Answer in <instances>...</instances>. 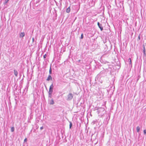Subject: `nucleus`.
Returning <instances> with one entry per match:
<instances>
[{
  "mask_svg": "<svg viewBox=\"0 0 146 146\" xmlns=\"http://www.w3.org/2000/svg\"><path fill=\"white\" fill-rule=\"evenodd\" d=\"M52 80V77L51 76V75H49L47 79V81H49L50 80Z\"/></svg>",
  "mask_w": 146,
  "mask_h": 146,
  "instance_id": "6e6552de",
  "label": "nucleus"
},
{
  "mask_svg": "<svg viewBox=\"0 0 146 146\" xmlns=\"http://www.w3.org/2000/svg\"><path fill=\"white\" fill-rule=\"evenodd\" d=\"M97 24L98 26V27L101 30V31H102L103 30V28L102 27V24H100L99 22H98Z\"/></svg>",
  "mask_w": 146,
  "mask_h": 146,
  "instance_id": "7ed1b4c3",
  "label": "nucleus"
},
{
  "mask_svg": "<svg viewBox=\"0 0 146 146\" xmlns=\"http://www.w3.org/2000/svg\"><path fill=\"white\" fill-rule=\"evenodd\" d=\"M73 94L72 93H69L67 96L66 100L69 101L71 100L73 97Z\"/></svg>",
  "mask_w": 146,
  "mask_h": 146,
  "instance_id": "f257e3e1",
  "label": "nucleus"
},
{
  "mask_svg": "<svg viewBox=\"0 0 146 146\" xmlns=\"http://www.w3.org/2000/svg\"><path fill=\"white\" fill-rule=\"evenodd\" d=\"M49 74H51V73H52V69H51V66H50V68L49 71Z\"/></svg>",
  "mask_w": 146,
  "mask_h": 146,
  "instance_id": "ddd939ff",
  "label": "nucleus"
},
{
  "mask_svg": "<svg viewBox=\"0 0 146 146\" xmlns=\"http://www.w3.org/2000/svg\"><path fill=\"white\" fill-rule=\"evenodd\" d=\"M53 86L52 84H51V85L50 86L49 88V91L48 92L52 93L53 92Z\"/></svg>",
  "mask_w": 146,
  "mask_h": 146,
  "instance_id": "f03ea898",
  "label": "nucleus"
},
{
  "mask_svg": "<svg viewBox=\"0 0 146 146\" xmlns=\"http://www.w3.org/2000/svg\"><path fill=\"white\" fill-rule=\"evenodd\" d=\"M14 130H15L14 127H11V131L12 132H13L14 131Z\"/></svg>",
  "mask_w": 146,
  "mask_h": 146,
  "instance_id": "f8f14e48",
  "label": "nucleus"
},
{
  "mask_svg": "<svg viewBox=\"0 0 146 146\" xmlns=\"http://www.w3.org/2000/svg\"><path fill=\"white\" fill-rule=\"evenodd\" d=\"M143 133L144 135L146 134V130L145 129L143 130Z\"/></svg>",
  "mask_w": 146,
  "mask_h": 146,
  "instance_id": "dca6fc26",
  "label": "nucleus"
},
{
  "mask_svg": "<svg viewBox=\"0 0 146 146\" xmlns=\"http://www.w3.org/2000/svg\"><path fill=\"white\" fill-rule=\"evenodd\" d=\"M34 38H32L33 42L34 41Z\"/></svg>",
  "mask_w": 146,
  "mask_h": 146,
  "instance_id": "4be33fe9",
  "label": "nucleus"
},
{
  "mask_svg": "<svg viewBox=\"0 0 146 146\" xmlns=\"http://www.w3.org/2000/svg\"><path fill=\"white\" fill-rule=\"evenodd\" d=\"M83 34H82L80 38L82 39L83 38Z\"/></svg>",
  "mask_w": 146,
  "mask_h": 146,
  "instance_id": "f3484780",
  "label": "nucleus"
},
{
  "mask_svg": "<svg viewBox=\"0 0 146 146\" xmlns=\"http://www.w3.org/2000/svg\"><path fill=\"white\" fill-rule=\"evenodd\" d=\"M49 104L50 105H53L54 104V100L53 99H51L49 101Z\"/></svg>",
  "mask_w": 146,
  "mask_h": 146,
  "instance_id": "423d86ee",
  "label": "nucleus"
},
{
  "mask_svg": "<svg viewBox=\"0 0 146 146\" xmlns=\"http://www.w3.org/2000/svg\"><path fill=\"white\" fill-rule=\"evenodd\" d=\"M136 130H137V132L138 133H139V131L140 130V127L139 126H137V127H136Z\"/></svg>",
  "mask_w": 146,
  "mask_h": 146,
  "instance_id": "9d476101",
  "label": "nucleus"
},
{
  "mask_svg": "<svg viewBox=\"0 0 146 146\" xmlns=\"http://www.w3.org/2000/svg\"><path fill=\"white\" fill-rule=\"evenodd\" d=\"M25 36V33L24 32L21 33L19 35L20 38H22Z\"/></svg>",
  "mask_w": 146,
  "mask_h": 146,
  "instance_id": "20e7f679",
  "label": "nucleus"
},
{
  "mask_svg": "<svg viewBox=\"0 0 146 146\" xmlns=\"http://www.w3.org/2000/svg\"><path fill=\"white\" fill-rule=\"evenodd\" d=\"M143 55L144 56H146V53H145V48L144 46H143Z\"/></svg>",
  "mask_w": 146,
  "mask_h": 146,
  "instance_id": "0eeeda50",
  "label": "nucleus"
},
{
  "mask_svg": "<svg viewBox=\"0 0 146 146\" xmlns=\"http://www.w3.org/2000/svg\"><path fill=\"white\" fill-rule=\"evenodd\" d=\"M14 74L16 77L18 76V72L16 70H14Z\"/></svg>",
  "mask_w": 146,
  "mask_h": 146,
  "instance_id": "39448f33",
  "label": "nucleus"
},
{
  "mask_svg": "<svg viewBox=\"0 0 146 146\" xmlns=\"http://www.w3.org/2000/svg\"><path fill=\"white\" fill-rule=\"evenodd\" d=\"M27 138H25L24 140V142H27Z\"/></svg>",
  "mask_w": 146,
  "mask_h": 146,
  "instance_id": "6ab92c4d",
  "label": "nucleus"
},
{
  "mask_svg": "<svg viewBox=\"0 0 146 146\" xmlns=\"http://www.w3.org/2000/svg\"><path fill=\"white\" fill-rule=\"evenodd\" d=\"M9 0H5V3H7L9 1Z\"/></svg>",
  "mask_w": 146,
  "mask_h": 146,
  "instance_id": "aec40b11",
  "label": "nucleus"
},
{
  "mask_svg": "<svg viewBox=\"0 0 146 146\" xmlns=\"http://www.w3.org/2000/svg\"><path fill=\"white\" fill-rule=\"evenodd\" d=\"M80 61H81V60H78L77 62H80Z\"/></svg>",
  "mask_w": 146,
  "mask_h": 146,
  "instance_id": "5701e85b",
  "label": "nucleus"
},
{
  "mask_svg": "<svg viewBox=\"0 0 146 146\" xmlns=\"http://www.w3.org/2000/svg\"><path fill=\"white\" fill-rule=\"evenodd\" d=\"M46 54H44L43 56L44 58H46Z\"/></svg>",
  "mask_w": 146,
  "mask_h": 146,
  "instance_id": "a211bd4d",
  "label": "nucleus"
},
{
  "mask_svg": "<svg viewBox=\"0 0 146 146\" xmlns=\"http://www.w3.org/2000/svg\"><path fill=\"white\" fill-rule=\"evenodd\" d=\"M131 58H129V64H131Z\"/></svg>",
  "mask_w": 146,
  "mask_h": 146,
  "instance_id": "2eb2a0df",
  "label": "nucleus"
},
{
  "mask_svg": "<svg viewBox=\"0 0 146 146\" xmlns=\"http://www.w3.org/2000/svg\"><path fill=\"white\" fill-rule=\"evenodd\" d=\"M70 125H69V127L70 128V129L72 126V123L71 122H70Z\"/></svg>",
  "mask_w": 146,
  "mask_h": 146,
  "instance_id": "4468645a",
  "label": "nucleus"
},
{
  "mask_svg": "<svg viewBox=\"0 0 146 146\" xmlns=\"http://www.w3.org/2000/svg\"><path fill=\"white\" fill-rule=\"evenodd\" d=\"M43 127L42 126L40 127V130H42V129H43Z\"/></svg>",
  "mask_w": 146,
  "mask_h": 146,
  "instance_id": "412c9836",
  "label": "nucleus"
},
{
  "mask_svg": "<svg viewBox=\"0 0 146 146\" xmlns=\"http://www.w3.org/2000/svg\"><path fill=\"white\" fill-rule=\"evenodd\" d=\"M70 7H68L66 9V12L68 13H69L70 11Z\"/></svg>",
  "mask_w": 146,
  "mask_h": 146,
  "instance_id": "1a4fd4ad",
  "label": "nucleus"
},
{
  "mask_svg": "<svg viewBox=\"0 0 146 146\" xmlns=\"http://www.w3.org/2000/svg\"><path fill=\"white\" fill-rule=\"evenodd\" d=\"M52 93H50L48 92V97L50 98H52Z\"/></svg>",
  "mask_w": 146,
  "mask_h": 146,
  "instance_id": "9b49d317",
  "label": "nucleus"
}]
</instances>
